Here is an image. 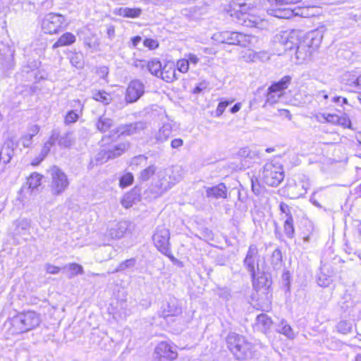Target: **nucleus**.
Wrapping results in <instances>:
<instances>
[{
    "instance_id": "37",
    "label": "nucleus",
    "mask_w": 361,
    "mask_h": 361,
    "mask_svg": "<svg viewBox=\"0 0 361 361\" xmlns=\"http://www.w3.org/2000/svg\"><path fill=\"white\" fill-rule=\"evenodd\" d=\"M92 98L104 105L110 104L112 100L111 94L104 90L95 91L92 94Z\"/></svg>"
},
{
    "instance_id": "23",
    "label": "nucleus",
    "mask_w": 361,
    "mask_h": 361,
    "mask_svg": "<svg viewBox=\"0 0 361 361\" xmlns=\"http://www.w3.org/2000/svg\"><path fill=\"white\" fill-rule=\"evenodd\" d=\"M322 35L318 30H313L307 33L303 40L308 47L314 51L320 45Z\"/></svg>"
},
{
    "instance_id": "54",
    "label": "nucleus",
    "mask_w": 361,
    "mask_h": 361,
    "mask_svg": "<svg viewBox=\"0 0 361 361\" xmlns=\"http://www.w3.org/2000/svg\"><path fill=\"white\" fill-rule=\"evenodd\" d=\"M337 124L344 128H351V121L350 118L345 114L341 116H338Z\"/></svg>"
},
{
    "instance_id": "57",
    "label": "nucleus",
    "mask_w": 361,
    "mask_h": 361,
    "mask_svg": "<svg viewBox=\"0 0 361 361\" xmlns=\"http://www.w3.org/2000/svg\"><path fill=\"white\" fill-rule=\"evenodd\" d=\"M145 47H148L150 49H154L158 47L159 43L157 40L152 39H145L143 42Z\"/></svg>"
},
{
    "instance_id": "8",
    "label": "nucleus",
    "mask_w": 361,
    "mask_h": 361,
    "mask_svg": "<svg viewBox=\"0 0 361 361\" xmlns=\"http://www.w3.org/2000/svg\"><path fill=\"white\" fill-rule=\"evenodd\" d=\"M49 173L51 175L49 188L51 194L55 196L61 195L69 185L66 174L56 166L50 169Z\"/></svg>"
},
{
    "instance_id": "40",
    "label": "nucleus",
    "mask_w": 361,
    "mask_h": 361,
    "mask_svg": "<svg viewBox=\"0 0 361 361\" xmlns=\"http://www.w3.org/2000/svg\"><path fill=\"white\" fill-rule=\"evenodd\" d=\"M337 331L342 334H348L353 330V323L348 320H341L336 326Z\"/></svg>"
},
{
    "instance_id": "62",
    "label": "nucleus",
    "mask_w": 361,
    "mask_h": 361,
    "mask_svg": "<svg viewBox=\"0 0 361 361\" xmlns=\"http://www.w3.org/2000/svg\"><path fill=\"white\" fill-rule=\"evenodd\" d=\"M183 145V140L180 138H176L171 142V146L173 149H177Z\"/></svg>"
},
{
    "instance_id": "16",
    "label": "nucleus",
    "mask_w": 361,
    "mask_h": 361,
    "mask_svg": "<svg viewBox=\"0 0 361 361\" xmlns=\"http://www.w3.org/2000/svg\"><path fill=\"white\" fill-rule=\"evenodd\" d=\"M299 42L298 32L296 30L283 32L280 35L279 43L284 47L285 50H291L295 47L297 48Z\"/></svg>"
},
{
    "instance_id": "6",
    "label": "nucleus",
    "mask_w": 361,
    "mask_h": 361,
    "mask_svg": "<svg viewBox=\"0 0 361 361\" xmlns=\"http://www.w3.org/2000/svg\"><path fill=\"white\" fill-rule=\"evenodd\" d=\"M276 5L269 11L270 15L278 18L289 19L295 16L304 15L303 9L300 8L283 7L284 6H290L300 2L301 0H274Z\"/></svg>"
},
{
    "instance_id": "52",
    "label": "nucleus",
    "mask_w": 361,
    "mask_h": 361,
    "mask_svg": "<svg viewBox=\"0 0 361 361\" xmlns=\"http://www.w3.org/2000/svg\"><path fill=\"white\" fill-rule=\"evenodd\" d=\"M238 155L244 158L253 159L256 154L255 152L251 151L248 147H243L238 151Z\"/></svg>"
},
{
    "instance_id": "39",
    "label": "nucleus",
    "mask_w": 361,
    "mask_h": 361,
    "mask_svg": "<svg viewBox=\"0 0 361 361\" xmlns=\"http://www.w3.org/2000/svg\"><path fill=\"white\" fill-rule=\"evenodd\" d=\"M256 320L257 325L260 326L263 331L269 329L272 324L271 318L266 314L258 315Z\"/></svg>"
},
{
    "instance_id": "34",
    "label": "nucleus",
    "mask_w": 361,
    "mask_h": 361,
    "mask_svg": "<svg viewBox=\"0 0 361 361\" xmlns=\"http://www.w3.org/2000/svg\"><path fill=\"white\" fill-rule=\"evenodd\" d=\"M171 126L169 124H164L155 135L157 142H164L168 140L171 134Z\"/></svg>"
},
{
    "instance_id": "1",
    "label": "nucleus",
    "mask_w": 361,
    "mask_h": 361,
    "mask_svg": "<svg viewBox=\"0 0 361 361\" xmlns=\"http://www.w3.org/2000/svg\"><path fill=\"white\" fill-rule=\"evenodd\" d=\"M41 322V316L36 312H23L12 317L10 331L12 334L26 333L39 326Z\"/></svg>"
},
{
    "instance_id": "31",
    "label": "nucleus",
    "mask_w": 361,
    "mask_h": 361,
    "mask_svg": "<svg viewBox=\"0 0 361 361\" xmlns=\"http://www.w3.org/2000/svg\"><path fill=\"white\" fill-rule=\"evenodd\" d=\"M63 269L66 271L68 279H72L78 274H82L84 273L83 267L76 263L68 264L64 266Z\"/></svg>"
},
{
    "instance_id": "18",
    "label": "nucleus",
    "mask_w": 361,
    "mask_h": 361,
    "mask_svg": "<svg viewBox=\"0 0 361 361\" xmlns=\"http://www.w3.org/2000/svg\"><path fill=\"white\" fill-rule=\"evenodd\" d=\"M252 286L256 290L264 288L267 290L271 285V280L269 275L265 272L264 268L259 271V274L256 272L255 276H251Z\"/></svg>"
},
{
    "instance_id": "61",
    "label": "nucleus",
    "mask_w": 361,
    "mask_h": 361,
    "mask_svg": "<svg viewBox=\"0 0 361 361\" xmlns=\"http://www.w3.org/2000/svg\"><path fill=\"white\" fill-rule=\"evenodd\" d=\"M324 118L326 121L329 123H331L334 124L338 123V115L328 114Z\"/></svg>"
},
{
    "instance_id": "22",
    "label": "nucleus",
    "mask_w": 361,
    "mask_h": 361,
    "mask_svg": "<svg viewBox=\"0 0 361 361\" xmlns=\"http://www.w3.org/2000/svg\"><path fill=\"white\" fill-rule=\"evenodd\" d=\"M313 52V50L306 44L304 40L300 41L295 51V56L298 63H303L310 60Z\"/></svg>"
},
{
    "instance_id": "55",
    "label": "nucleus",
    "mask_w": 361,
    "mask_h": 361,
    "mask_svg": "<svg viewBox=\"0 0 361 361\" xmlns=\"http://www.w3.org/2000/svg\"><path fill=\"white\" fill-rule=\"evenodd\" d=\"M279 209L281 212L285 215L286 219H289V216L293 217L290 207L286 203L281 202L279 204Z\"/></svg>"
},
{
    "instance_id": "46",
    "label": "nucleus",
    "mask_w": 361,
    "mask_h": 361,
    "mask_svg": "<svg viewBox=\"0 0 361 361\" xmlns=\"http://www.w3.org/2000/svg\"><path fill=\"white\" fill-rule=\"evenodd\" d=\"M156 169L154 165H151L143 169L140 173V179L142 181L148 180L155 173Z\"/></svg>"
},
{
    "instance_id": "15",
    "label": "nucleus",
    "mask_w": 361,
    "mask_h": 361,
    "mask_svg": "<svg viewBox=\"0 0 361 361\" xmlns=\"http://www.w3.org/2000/svg\"><path fill=\"white\" fill-rule=\"evenodd\" d=\"M0 67L4 72L13 69L15 62L13 59L14 50L11 47H4L0 49Z\"/></svg>"
},
{
    "instance_id": "49",
    "label": "nucleus",
    "mask_w": 361,
    "mask_h": 361,
    "mask_svg": "<svg viewBox=\"0 0 361 361\" xmlns=\"http://www.w3.org/2000/svg\"><path fill=\"white\" fill-rule=\"evenodd\" d=\"M331 277L326 276L323 272H321L318 276L317 283L320 286L327 287L331 284Z\"/></svg>"
},
{
    "instance_id": "47",
    "label": "nucleus",
    "mask_w": 361,
    "mask_h": 361,
    "mask_svg": "<svg viewBox=\"0 0 361 361\" xmlns=\"http://www.w3.org/2000/svg\"><path fill=\"white\" fill-rule=\"evenodd\" d=\"M70 62L75 68H82L84 65L82 54L77 53L73 54L70 58Z\"/></svg>"
},
{
    "instance_id": "19",
    "label": "nucleus",
    "mask_w": 361,
    "mask_h": 361,
    "mask_svg": "<svg viewBox=\"0 0 361 361\" xmlns=\"http://www.w3.org/2000/svg\"><path fill=\"white\" fill-rule=\"evenodd\" d=\"M309 188L308 182L299 180L298 183H289L287 185V190L292 199L299 198L305 195Z\"/></svg>"
},
{
    "instance_id": "30",
    "label": "nucleus",
    "mask_w": 361,
    "mask_h": 361,
    "mask_svg": "<svg viewBox=\"0 0 361 361\" xmlns=\"http://www.w3.org/2000/svg\"><path fill=\"white\" fill-rule=\"evenodd\" d=\"M75 42V37L71 32H66L53 44V49L71 45Z\"/></svg>"
},
{
    "instance_id": "9",
    "label": "nucleus",
    "mask_w": 361,
    "mask_h": 361,
    "mask_svg": "<svg viewBox=\"0 0 361 361\" xmlns=\"http://www.w3.org/2000/svg\"><path fill=\"white\" fill-rule=\"evenodd\" d=\"M290 75H285L279 81L274 82L267 90L265 104L273 105L277 103L283 96L284 90L288 88L291 82Z\"/></svg>"
},
{
    "instance_id": "58",
    "label": "nucleus",
    "mask_w": 361,
    "mask_h": 361,
    "mask_svg": "<svg viewBox=\"0 0 361 361\" xmlns=\"http://www.w3.org/2000/svg\"><path fill=\"white\" fill-rule=\"evenodd\" d=\"M208 87V82L206 81H202L200 83H198L195 88L192 90V92L194 94H200L204 90L207 89Z\"/></svg>"
},
{
    "instance_id": "14",
    "label": "nucleus",
    "mask_w": 361,
    "mask_h": 361,
    "mask_svg": "<svg viewBox=\"0 0 361 361\" xmlns=\"http://www.w3.org/2000/svg\"><path fill=\"white\" fill-rule=\"evenodd\" d=\"M131 224L128 221L112 223L108 229V235L113 239L122 238L128 231H130Z\"/></svg>"
},
{
    "instance_id": "41",
    "label": "nucleus",
    "mask_w": 361,
    "mask_h": 361,
    "mask_svg": "<svg viewBox=\"0 0 361 361\" xmlns=\"http://www.w3.org/2000/svg\"><path fill=\"white\" fill-rule=\"evenodd\" d=\"M356 75L351 73H345L343 76V80L345 84L350 87V91L356 92L358 90V86L357 85Z\"/></svg>"
},
{
    "instance_id": "56",
    "label": "nucleus",
    "mask_w": 361,
    "mask_h": 361,
    "mask_svg": "<svg viewBox=\"0 0 361 361\" xmlns=\"http://www.w3.org/2000/svg\"><path fill=\"white\" fill-rule=\"evenodd\" d=\"M32 138H33L32 137L26 134L21 137V138L20 140V142L24 147L27 148L32 145Z\"/></svg>"
},
{
    "instance_id": "45",
    "label": "nucleus",
    "mask_w": 361,
    "mask_h": 361,
    "mask_svg": "<svg viewBox=\"0 0 361 361\" xmlns=\"http://www.w3.org/2000/svg\"><path fill=\"white\" fill-rule=\"evenodd\" d=\"M284 233L288 238H292L294 236V226H293V217H290L289 219H286L284 225Z\"/></svg>"
},
{
    "instance_id": "5",
    "label": "nucleus",
    "mask_w": 361,
    "mask_h": 361,
    "mask_svg": "<svg viewBox=\"0 0 361 361\" xmlns=\"http://www.w3.org/2000/svg\"><path fill=\"white\" fill-rule=\"evenodd\" d=\"M212 39L218 43L245 47L250 44L252 36L242 32L226 30L214 33Z\"/></svg>"
},
{
    "instance_id": "13",
    "label": "nucleus",
    "mask_w": 361,
    "mask_h": 361,
    "mask_svg": "<svg viewBox=\"0 0 361 361\" xmlns=\"http://www.w3.org/2000/svg\"><path fill=\"white\" fill-rule=\"evenodd\" d=\"M144 93V85L139 80L131 81L127 88L126 100L128 103L136 102Z\"/></svg>"
},
{
    "instance_id": "7",
    "label": "nucleus",
    "mask_w": 361,
    "mask_h": 361,
    "mask_svg": "<svg viewBox=\"0 0 361 361\" xmlns=\"http://www.w3.org/2000/svg\"><path fill=\"white\" fill-rule=\"evenodd\" d=\"M155 247L163 255L167 256L172 262L176 259L171 254L170 245V233L167 228L164 226H157L152 237Z\"/></svg>"
},
{
    "instance_id": "20",
    "label": "nucleus",
    "mask_w": 361,
    "mask_h": 361,
    "mask_svg": "<svg viewBox=\"0 0 361 361\" xmlns=\"http://www.w3.org/2000/svg\"><path fill=\"white\" fill-rule=\"evenodd\" d=\"M56 134V139H54V143L63 148L70 147L74 143V138L73 137V133L67 131L63 134L59 128H54L51 134Z\"/></svg>"
},
{
    "instance_id": "59",
    "label": "nucleus",
    "mask_w": 361,
    "mask_h": 361,
    "mask_svg": "<svg viewBox=\"0 0 361 361\" xmlns=\"http://www.w3.org/2000/svg\"><path fill=\"white\" fill-rule=\"evenodd\" d=\"M147 160V157L145 155H138L133 158L131 164L133 165H139L142 163H145Z\"/></svg>"
},
{
    "instance_id": "35",
    "label": "nucleus",
    "mask_w": 361,
    "mask_h": 361,
    "mask_svg": "<svg viewBox=\"0 0 361 361\" xmlns=\"http://www.w3.org/2000/svg\"><path fill=\"white\" fill-rule=\"evenodd\" d=\"M270 263L274 270H278L281 268L283 264L282 253L279 248H276L272 252Z\"/></svg>"
},
{
    "instance_id": "2",
    "label": "nucleus",
    "mask_w": 361,
    "mask_h": 361,
    "mask_svg": "<svg viewBox=\"0 0 361 361\" xmlns=\"http://www.w3.org/2000/svg\"><path fill=\"white\" fill-rule=\"evenodd\" d=\"M157 178L154 190L157 195H161L182 179L183 170L178 166L161 169L157 173Z\"/></svg>"
},
{
    "instance_id": "10",
    "label": "nucleus",
    "mask_w": 361,
    "mask_h": 361,
    "mask_svg": "<svg viewBox=\"0 0 361 361\" xmlns=\"http://www.w3.org/2000/svg\"><path fill=\"white\" fill-rule=\"evenodd\" d=\"M263 262L260 264V255L256 245H250L243 260V267L250 274V276H255L256 272L259 274V271L264 268Z\"/></svg>"
},
{
    "instance_id": "24",
    "label": "nucleus",
    "mask_w": 361,
    "mask_h": 361,
    "mask_svg": "<svg viewBox=\"0 0 361 361\" xmlns=\"http://www.w3.org/2000/svg\"><path fill=\"white\" fill-rule=\"evenodd\" d=\"M15 143L12 140H8L4 145L0 152V164L2 162L6 164L10 162L14 154Z\"/></svg>"
},
{
    "instance_id": "12",
    "label": "nucleus",
    "mask_w": 361,
    "mask_h": 361,
    "mask_svg": "<svg viewBox=\"0 0 361 361\" xmlns=\"http://www.w3.org/2000/svg\"><path fill=\"white\" fill-rule=\"evenodd\" d=\"M178 357V353L172 343L161 341L155 347L153 353V361H173Z\"/></svg>"
},
{
    "instance_id": "17",
    "label": "nucleus",
    "mask_w": 361,
    "mask_h": 361,
    "mask_svg": "<svg viewBox=\"0 0 361 361\" xmlns=\"http://www.w3.org/2000/svg\"><path fill=\"white\" fill-rule=\"evenodd\" d=\"M147 128V124L143 121H137L126 125H121L117 128L118 135H133L140 133Z\"/></svg>"
},
{
    "instance_id": "36",
    "label": "nucleus",
    "mask_w": 361,
    "mask_h": 361,
    "mask_svg": "<svg viewBox=\"0 0 361 361\" xmlns=\"http://www.w3.org/2000/svg\"><path fill=\"white\" fill-rule=\"evenodd\" d=\"M278 331L289 339H293L295 337V334L291 328V326L287 323L286 320H281L279 325Z\"/></svg>"
},
{
    "instance_id": "48",
    "label": "nucleus",
    "mask_w": 361,
    "mask_h": 361,
    "mask_svg": "<svg viewBox=\"0 0 361 361\" xmlns=\"http://www.w3.org/2000/svg\"><path fill=\"white\" fill-rule=\"evenodd\" d=\"M133 182V176L130 173H127L121 176L119 180V185L124 188L130 185Z\"/></svg>"
},
{
    "instance_id": "64",
    "label": "nucleus",
    "mask_w": 361,
    "mask_h": 361,
    "mask_svg": "<svg viewBox=\"0 0 361 361\" xmlns=\"http://www.w3.org/2000/svg\"><path fill=\"white\" fill-rule=\"evenodd\" d=\"M187 60H188L189 64L192 63L196 65L199 62V58L196 55L192 54H190L188 55Z\"/></svg>"
},
{
    "instance_id": "26",
    "label": "nucleus",
    "mask_w": 361,
    "mask_h": 361,
    "mask_svg": "<svg viewBox=\"0 0 361 361\" xmlns=\"http://www.w3.org/2000/svg\"><path fill=\"white\" fill-rule=\"evenodd\" d=\"M231 16H235L236 18V23L245 27H255L257 25L256 21L254 19H251L250 14L235 11V14L231 13Z\"/></svg>"
},
{
    "instance_id": "21",
    "label": "nucleus",
    "mask_w": 361,
    "mask_h": 361,
    "mask_svg": "<svg viewBox=\"0 0 361 361\" xmlns=\"http://www.w3.org/2000/svg\"><path fill=\"white\" fill-rule=\"evenodd\" d=\"M126 149V145L120 143L111 149L101 151L98 154L97 159H101L102 162H105L110 159H114L121 156Z\"/></svg>"
},
{
    "instance_id": "3",
    "label": "nucleus",
    "mask_w": 361,
    "mask_h": 361,
    "mask_svg": "<svg viewBox=\"0 0 361 361\" xmlns=\"http://www.w3.org/2000/svg\"><path fill=\"white\" fill-rule=\"evenodd\" d=\"M226 345L236 360H245L252 355L253 345L242 335L229 333L226 337Z\"/></svg>"
},
{
    "instance_id": "42",
    "label": "nucleus",
    "mask_w": 361,
    "mask_h": 361,
    "mask_svg": "<svg viewBox=\"0 0 361 361\" xmlns=\"http://www.w3.org/2000/svg\"><path fill=\"white\" fill-rule=\"evenodd\" d=\"M42 176L38 173H32L27 178V183L30 189H35L41 184Z\"/></svg>"
},
{
    "instance_id": "63",
    "label": "nucleus",
    "mask_w": 361,
    "mask_h": 361,
    "mask_svg": "<svg viewBox=\"0 0 361 361\" xmlns=\"http://www.w3.org/2000/svg\"><path fill=\"white\" fill-rule=\"evenodd\" d=\"M133 65L137 68L144 69L145 67L147 68V62L144 60H135Z\"/></svg>"
},
{
    "instance_id": "28",
    "label": "nucleus",
    "mask_w": 361,
    "mask_h": 361,
    "mask_svg": "<svg viewBox=\"0 0 361 361\" xmlns=\"http://www.w3.org/2000/svg\"><path fill=\"white\" fill-rule=\"evenodd\" d=\"M159 77L167 82H171L177 79L174 66L173 64L165 65L162 68Z\"/></svg>"
},
{
    "instance_id": "33",
    "label": "nucleus",
    "mask_w": 361,
    "mask_h": 361,
    "mask_svg": "<svg viewBox=\"0 0 361 361\" xmlns=\"http://www.w3.org/2000/svg\"><path fill=\"white\" fill-rule=\"evenodd\" d=\"M113 124L114 121L112 119L102 116L98 118L96 123V127L99 132L105 133L113 126Z\"/></svg>"
},
{
    "instance_id": "44",
    "label": "nucleus",
    "mask_w": 361,
    "mask_h": 361,
    "mask_svg": "<svg viewBox=\"0 0 361 361\" xmlns=\"http://www.w3.org/2000/svg\"><path fill=\"white\" fill-rule=\"evenodd\" d=\"M56 134H51L49 140L44 144L41 152H40V156L42 157V158H45L49 152L51 150V147H53L54 143V139H56Z\"/></svg>"
},
{
    "instance_id": "43",
    "label": "nucleus",
    "mask_w": 361,
    "mask_h": 361,
    "mask_svg": "<svg viewBox=\"0 0 361 361\" xmlns=\"http://www.w3.org/2000/svg\"><path fill=\"white\" fill-rule=\"evenodd\" d=\"M30 227V221L27 219H22L17 221L16 231L20 235H25Z\"/></svg>"
},
{
    "instance_id": "50",
    "label": "nucleus",
    "mask_w": 361,
    "mask_h": 361,
    "mask_svg": "<svg viewBox=\"0 0 361 361\" xmlns=\"http://www.w3.org/2000/svg\"><path fill=\"white\" fill-rule=\"evenodd\" d=\"M135 264V259L133 258L126 259V261L121 262L118 267L116 268V271H123L128 268L133 267Z\"/></svg>"
},
{
    "instance_id": "4",
    "label": "nucleus",
    "mask_w": 361,
    "mask_h": 361,
    "mask_svg": "<svg viewBox=\"0 0 361 361\" xmlns=\"http://www.w3.org/2000/svg\"><path fill=\"white\" fill-rule=\"evenodd\" d=\"M260 177L262 180L269 186H278L284 178L282 165L279 162L269 161L263 166Z\"/></svg>"
},
{
    "instance_id": "29",
    "label": "nucleus",
    "mask_w": 361,
    "mask_h": 361,
    "mask_svg": "<svg viewBox=\"0 0 361 361\" xmlns=\"http://www.w3.org/2000/svg\"><path fill=\"white\" fill-rule=\"evenodd\" d=\"M182 313V308L178 305L176 300H171L167 305V310L163 312V317L178 316Z\"/></svg>"
},
{
    "instance_id": "51",
    "label": "nucleus",
    "mask_w": 361,
    "mask_h": 361,
    "mask_svg": "<svg viewBox=\"0 0 361 361\" xmlns=\"http://www.w3.org/2000/svg\"><path fill=\"white\" fill-rule=\"evenodd\" d=\"M233 100L231 101H223L219 103L218 106L216 110V116L219 117L221 116L223 113L224 112L226 108L230 105Z\"/></svg>"
},
{
    "instance_id": "11",
    "label": "nucleus",
    "mask_w": 361,
    "mask_h": 361,
    "mask_svg": "<svg viewBox=\"0 0 361 361\" xmlns=\"http://www.w3.org/2000/svg\"><path fill=\"white\" fill-rule=\"evenodd\" d=\"M65 17L61 14L49 13L42 20V28L46 33H57L65 27Z\"/></svg>"
},
{
    "instance_id": "25",
    "label": "nucleus",
    "mask_w": 361,
    "mask_h": 361,
    "mask_svg": "<svg viewBox=\"0 0 361 361\" xmlns=\"http://www.w3.org/2000/svg\"><path fill=\"white\" fill-rule=\"evenodd\" d=\"M206 194L208 197L226 198L227 197V188L224 183H219L217 185L207 188Z\"/></svg>"
},
{
    "instance_id": "38",
    "label": "nucleus",
    "mask_w": 361,
    "mask_h": 361,
    "mask_svg": "<svg viewBox=\"0 0 361 361\" xmlns=\"http://www.w3.org/2000/svg\"><path fill=\"white\" fill-rule=\"evenodd\" d=\"M147 68L149 72L157 77H159L162 70L161 62L156 59H153L147 62Z\"/></svg>"
},
{
    "instance_id": "32",
    "label": "nucleus",
    "mask_w": 361,
    "mask_h": 361,
    "mask_svg": "<svg viewBox=\"0 0 361 361\" xmlns=\"http://www.w3.org/2000/svg\"><path fill=\"white\" fill-rule=\"evenodd\" d=\"M142 13V10L139 8H120L118 14L124 18H136Z\"/></svg>"
},
{
    "instance_id": "27",
    "label": "nucleus",
    "mask_w": 361,
    "mask_h": 361,
    "mask_svg": "<svg viewBox=\"0 0 361 361\" xmlns=\"http://www.w3.org/2000/svg\"><path fill=\"white\" fill-rule=\"evenodd\" d=\"M73 102L75 104L73 105V106L75 108V110L69 111L66 114L64 119V123L66 125L75 123L79 118V114L76 113V111H78V109H80V112L82 111L83 105L81 104L80 100H74Z\"/></svg>"
},
{
    "instance_id": "60",
    "label": "nucleus",
    "mask_w": 361,
    "mask_h": 361,
    "mask_svg": "<svg viewBox=\"0 0 361 361\" xmlns=\"http://www.w3.org/2000/svg\"><path fill=\"white\" fill-rule=\"evenodd\" d=\"M45 269L47 273L51 274H56L59 272L60 268L56 266H54L50 264H47L45 265Z\"/></svg>"
},
{
    "instance_id": "53",
    "label": "nucleus",
    "mask_w": 361,
    "mask_h": 361,
    "mask_svg": "<svg viewBox=\"0 0 361 361\" xmlns=\"http://www.w3.org/2000/svg\"><path fill=\"white\" fill-rule=\"evenodd\" d=\"M177 67L180 72L186 73L189 69L188 60L183 59L177 61Z\"/></svg>"
}]
</instances>
